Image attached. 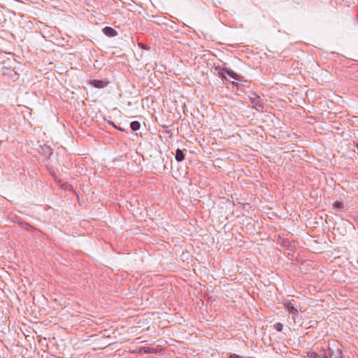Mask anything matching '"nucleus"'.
<instances>
[{
	"mask_svg": "<svg viewBox=\"0 0 358 358\" xmlns=\"http://www.w3.org/2000/svg\"><path fill=\"white\" fill-rule=\"evenodd\" d=\"M327 358H336V356L335 355L334 350L331 349L330 347L328 346L327 348Z\"/></svg>",
	"mask_w": 358,
	"mask_h": 358,
	"instance_id": "9b49d317",
	"label": "nucleus"
},
{
	"mask_svg": "<svg viewBox=\"0 0 358 358\" xmlns=\"http://www.w3.org/2000/svg\"><path fill=\"white\" fill-rule=\"evenodd\" d=\"M141 47L142 48L145 49V50H150V46L145 45V46H141Z\"/></svg>",
	"mask_w": 358,
	"mask_h": 358,
	"instance_id": "6ab92c4d",
	"label": "nucleus"
},
{
	"mask_svg": "<svg viewBox=\"0 0 358 358\" xmlns=\"http://www.w3.org/2000/svg\"><path fill=\"white\" fill-rule=\"evenodd\" d=\"M317 355H318V357L320 358H327V349L324 348H321V350H319Z\"/></svg>",
	"mask_w": 358,
	"mask_h": 358,
	"instance_id": "f8f14e48",
	"label": "nucleus"
},
{
	"mask_svg": "<svg viewBox=\"0 0 358 358\" xmlns=\"http://www.w3.org/2000/svg\"><path fill=\"white\" fill-rule=\"evenodd\" d=\"M22 227L28 231H33L34 229V227L33 226L27 222L22 224Z\"/></svg>",
	"mask_w": 358,
	"mask_h": 358,
	"instance_id": "4468645a",
	"label": "nucleus"
},
{
	"mask_svg": "<svg viewBox=\"0 0 358 358\" xmlns=\"http://www.w3.org/2000/svg\"><path fill=\"white\" fill-rule=\"evenodd\" d=\"M141 127V124L138 121H133L130 124V128L132 131H138Z\"/></svg>",
	"mask_w": 358,
	"mask_h": 358,
	"instance_id": "6e6552de",
	"label": "nucleus"
},
{
	"mask_svg": "<svg viewBox=\"0 0 358 358\" xmlns=\"http://www.w3.org/2000/svg\"><path fill=\"white\" fill-rule=\"evenodd\" d=\"M274 329L278 331V332H280L282 331V329H283V324L280 322H278L276 324H274Z\"/></svg>",
	"mask_w": 358,
	"mask_h": 358,
	"instance_id": "ddd939ff",
	"label": "nucleus"
},
{
	"mask_svg": "<svg viewBox=\"0 0 358 358\" xmlns=\"http://www.w3.org/2000/svg\"><path fill=\"white\" fill-rule=\"evenodd\" d=\"M357 223H358V219H357Z\"/></svg>",
	"mask_w": 358,
	"mask_h": 358,
	"instance_id": "b1692460",
	"label": "nucleus"
},
{
	"mask_svg": "<svg viewBox=\"0 0 358 358\" xmlns=\"http://www.w3.org/2000/svg\"><path fill=\"white\" fill-rule=\"evenodd\" d=\"M130 352L131 354L141 353L142 352L141 347L138 348H136V350H134L131 351Z\"/></svg>",
	"mask_w": 358,
	"mask_h": 358,
	"instance_id": "dca6fc26",
	"label": "nucleus"
},
{
	"mask_svg": "<svg viewBox=\"0 0 358 358\" xmlns=\"http://www.w3.org/2000/svg\"><path fill=\"white\" fill-rule=\"evenodd\" d=\"M108 124H110V125H112V126H113V127H116V125L114 124V122H111V121H109V122H108Z\"/></svg>",
	"mask_w": 358,
	"mask_h": 358,
	"instance_id": "aec40b11",
	"label": "nucleus"
},
{
	"mask_svg": "<svg viewBox=\"0 0 358 358\" xmlns=\"http://www.w3.org/2000/svg\"><path fill=\"white\" fill-rule=\"evenodd\" d=\"M344 207H345V206L341 201H337L334 202L333 204V208L334 209L343 210Z\"/></svg>",
	"mask_w": 358,
	"mask_h": 358,
	"instance_id": "9d476101",
	"label": "nucleus"
},
{
	"mask_svg": "<svg viewBox=\"0 0 358 358\" xmlns=\"http://www.w3.org/2000/svg\"><path fill=\"white\" fill-rule=\"evenodd\" d=\"M142 352L145 354L156 353L157 350L150 347H141Z\"/></svg>",
	"mask_w": 358,
	"mask_h": 358,
	"instance_id": "1a4fd4ad",
	"label": "nucleus"
},
{
	"mask_svg": "<svg viewBox=\"0 0 358 358\" xmlns=\"http://www.w3.org/2000/svg\"><path fill=\"white\" fill-rule=\"evenodd\" d=\"M308 355V358H318V355L317 353L315 352H308L307 353Z\"/></svg>",
	"mask_w": 358,
	"mask_h": 358,
	"instance_id": "2eb2a0df",
	"label": "nucleus"
},
{
	"mask_svg": "<svg viewBox=\"0 0 358 358\" xmlns=\"http://www.w3.org/2000/svg\"><path fill=\"white\" fill-rule=\"evenodd\" d=\"M15 1L20 2L21 0H15Z\"/></svg>",
	"mask_w": 358,
	"mask_h": 358,
	"instance_id": "5701e85b",
	"label": "nucleus"
},
{
	"mask_svg": "<svg viewBox=\"0 0 358 358\" xmlns=\"http://www.w3.org/2000/svg\"><path fill=\"white\" fill-rule=\"evenodd\" d=\"M7 54V52H6ZM11 58L8 57L1 62L0 73L12 81H16L19 78V73L15 71V59L14 54L8 52Z\"/></svg>",
	"mask_w": 358,
	"mask_h": 358,
	"instance_id": "f257e3e1",
	"label": "nucleus"
},
{
	"mask_svg": "<svg viewBox=\"0 0 358 358\" xmlns=\"http://www.w3.org/2000/svg\"><path fill=\"white\" fill-rule=\"evenodd\" d=\"M176 159L177 162H182L185 159V154L183 150L180 148H178L176 151Z\"/></svg>",
	"mask_w": 358,
	"mask_h": 358,
	"instance_id": "39448f33",
	"label": "nucleus"
},
{
	"mask_svg": "<svg viewBox=\"0 0 358 358\" xmlns=\"http://www.w3.org/2000/svg\"><path fill=\"white\" fill-rule=\"evenodd\" d=\"M103 32L105 35L109 37H113L117 34V32L110 27H106L104 29H103Z\"/></svg>",
	"mask_w": 358,
	"mask_h": 358,
	"instance_id": "20e7f679",
	"label": "nucleus"
},
{
	"mask_svg": "<svg viewBox=\"0 0 358 358\" xmlns=\"http://www.w3.org/2000/svg\"><path fill=\"white\" fill-rule=\"evenodd\" d=\"M115 129H118V130H120V131H124V129H122L121 127H117V126H116V127H115Z\"/></svg>",
	"mask_w": 358,
	"mask_h": 358,
	"instance_id": "412c9836",
	"label": "nucleus"
},
{
	"mask_svg": "<svg viewBox=\"0 0 358 358\" xmlns=\"http://www.w3.org/2000/svg\"><path fill=\"white\" fill-rule=\"evenodd\" d=\"M215 71H217L219 76L222 78V79L227 80L226 76H224V73L225 72L226 68H222L220 66H215Z\"/></svg>",
	"mask_w": 358,
	"mask_h": 358,
	"instance_id": "423d86ee",
	"label": "nucleus"
},
{
	"mask_svg": "<svg viewBox=\"0 0 358 358\" xmlns=\"http://www.w3.org/2000/svg\"><path fill=\"white\" fill-rule=\"evenodd\" d=\"M225 73H227V75L229 76H230L231 78H232L235 80H239V76L231 69L226 68Z\"/></svg>",
	"mask_w": 358,
	"mask_h": 358,
	"instance_id": "0eeeda50",
	"label": "nucleus"
},
{
	"mask_svg": "<svg viewBox=\"0 0 358 358\" xmlns=\"http://www.w3.org/2000/svg\"><path fill=\"white\" fill-rule=\"evenodd\" d=\"M238 204H239L241 206H243L244 208V206L245 205H249L248 203H241V202H238Z\"/></svg>",
	"mask_w": 358,
	"mask_h": 358,
	"instance_id": "a211bd4d",
	"label": "nucleus"
},
{
	"mask_svg": "<svg viewBox=\"0 0 358 358\" xmlns=\"http://www.w3.org/2000/svg\"><path fill=\"white\" fill-rule=\"evenodd\" d=\"M15 1L20 2L21 0H15Z\"/></svg>",
	"mask_w": 358,
	"mask_h": 358,
	"instance_id": "4be33fe9",
	"label": "nucleus"
},
{
	"mask_svg": "<svg viewBox=\"0 0 358 358\" xmlns=\"http://www.w3.org/2000/svg\"><path fill=\"white\" fill-rule=\"evenodd\" d=\"M229 358H240L237 355L233 354L229 356Z\"/></svg>",
	"mask_w": 358,
	"mask_h": 358,
	"instance_id": "f3484780",
	"label": "nucleus"
},
{
	"mask_svg": "<svg viewBox=\"0 0 358 358\" xmlns=\"http://www.w3.org/2000/svg\"><path fill=\"white\" fill-rule=\"evenodd\" d=\"M109 80L108 79L104 80H90L88 81V84L93 86L95 88H104L109 84Z\"/></svg>",
	"mask_w": 358,
	"mask_h": 358,
	"instance_id": "f03ea898",
	"label": "nucleus"
},
{
	"mask_svg": "<svg viewBox=\"0 0 358 358\" xmlns=\"http://www.w3.org/2000/svg\"><path fill=\"white\" fill-rule=\"evenodd\" d=\"M284 306L287 308L288 312L292 315L293 320H295L296 316L298 315V310L293 303L288 301V300H284L282 302Z\"/></svg>",
	"mask_w": 358,
	"mask_h": 358,
	"instance_id": "7ed1b4c3",
	"label": "nucleus"
}]
</instances>
